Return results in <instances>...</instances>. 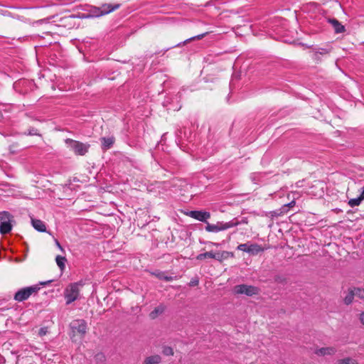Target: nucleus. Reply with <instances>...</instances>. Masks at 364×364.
<instances>
[{"mask_svg": "<svg viewBox=\"0 0 364 364\" xmlns=\"http://www.w3.org/2000/svg\"><path fill=\"white\" fill-rule=\"evenodd\" d=\"M161 362V357L159 355H154L145 358L143 364H159Z\"/></svg>", "mask_w": 364, "mask_h": 364, "instance_id": "16", "label": "nucleus"}, {"mask_svg": "<svg viewBox=\"0 0 364 364\" xmlns=\"http://www.w3.org/2000/svg\"><path fill=\"white\" fill-rule=\"evenodd\" d=\"M353 290L355 297L364 299V289H361L360 288H355Z\"/></svg>", "mask_w": 364, "mask_h": 364, "instance_id": "28", "label": "nucleus"}, {"mask_svg": "<svg viewBox=\"0 0 364 364\" xmlns=\"http://www.w3.org/2000/svg\"><path fill=\"white\" fill-rule=\"evenodd\" d=\"M361 194H362V196L364 197V186L362 188Z\"/></svg>", "mask_w": 364, "mask_h": 364, "instance_id": "38", "label": "nucleus"}, {"mask_svg": "<svg viewBox=\"0 0 364 364\" xmlns=\"http://www.w3.org/2000/svg\"><path fill=\"white\" fill-rule=\"evenodd\" d=\"M121 6V4H103L100 6H92L90 10V16L100 17L108 14Z\"/></svg>", "mask_w": 364, "mask_h": 364, "instance_id": "3", "label": "nucleus"}, {"mask_svg": "<svg viewBox=\"0 0 364 364\" xmlns=\"http://www.w3.org/2000/svg\"><path fill=\"white\" fill-rule=\"evenodd\" d=\"M11 221H2L0 223V233L2 235L7 234L10 232L12 229V225L10 223Z\"/></svg>", "mask_w": 364, "mask_h": 364, "instance_id": "15", "label": "nucleus"}, {"mask_svg": "<svg viewBox=\"0 0 364 364\" xmlns=\"http://www.w3.org/2000/svg\"><path fill=\"white\" fill-rule=\"evenodd\" d=\"M336 351V348L334 347H323L316 350L315 353L319 356L333 355Z\"/></svg>", "mask_w": 364, "mask_h": 364, "instance_id": "9", "label": "nucleus"}, {"mask_svg": "<svg viewBox=\"0 0 364 364\" xmlns=\"http://www.w3.org/2000/svg\"><path fill=\"white\" fill-rule=\"evenodd\" d=\"M55 244H56L57 247H58L60 250H63V249L62 246L60 245V242H59L57 240H55Z\"/></svg>", "mask_w": 364, "mask_h": 364, "instance_id": "37", "label": "nucleus"}, {"mask_svg": "<svg viewBox=\"0 0 364 364\" xmlns=\"http://www.w3.org/2000/svg\"><path fill=\"white\" fill-rule=\"evenodd\" d=\"M31 223H32L33 227L37 231L41 232H44L46 231V225H45L44 222H43L42 220H37V219H31Z\"/></svg>", "mask_w": 364, "mask_h": 364, "instance_id": "13", "label": "nucleus"}, {"mask_svg": "<svg viewBox=\"0 0 364 364\" xmlns=\"http://www.w3.org/2000/svg\"><path fill=\"white\" fill-rule=\"evenodd\" d=\"M165 310L166 306L161 304L149 313V318L152 320L156 319L159 316L161 315Z\"/></svg>", "mask_w": 364, "mask_h": 364, "instance_id": "11", "label": "nucleus"}, {"mask_svg": "<svg viewBox=\"0 0 364 364\" xmlns=\"http://www.w3.org/2000/svg\"><path fill=\"white\" fill-rule=\"evenodd\" d=\"M213 257V252H206L205 253H201L197 255L196 259L198 260H203L206 258H211Z\"/></svg>", "mask_w": 364, "mask_h": 364, "instance_id": "27", "label": "nucleus"}, {"mask_svg": "<svg viewBox=\"0 0 364 364\" xmlns=\"http://www.w3.org/2000/svg\"><path fill=\"white\" fill-rule=\"evenodd\" d=\"M162 352L165 355H173V350L171 347H169V346L164 347Z\"/></svg>", "mask_w": 364, "mask_h": 364, "instance_id": "29", "label": "nucleus"}, {"mask_svg": "<svg viewBox=\"0 0 364 364\" xmlns=\"http://www.w3.org/2000/svg\"><path fill=\"white\" fill-rule=\"evenodd\" d=\"M156 277H158L159 279L161 280H164V281H166V282H170V281H172L173 279V277H171V276H166L164 274V272H158L156 274H154Z\"/></svg>", "mask_w": 364, "mask_h": 364, "instance_id": "25", "label": "nucleus"}, {"mask_svg": "<svg viewBox=\"0 0 364 364\" xmlns=\"http://www.w3.org/2000/svg\"><path fill=\"white\" fill-rule=\"evenodd\" d=\"M313 50L315 52V58L317 57L318 54L320 55H326L330 53L331 49L327 48H313Z\"/></svg>", "mask_w": 364, "mask_h": 364, "instance_id": "22", "label": "nucleus"}, {"mask_svg": "<svg viewBox=\"0 0 364 364\" xmlns=\"http://www.w3.org/2000/svg\"><path fill=\"white\" fill-rule=\"evenodd\" d=\"M225 254H228V252L225 251H223L222 252H213L212 259H215L219 262H221L225 258L224 257Z\"/></svg>", "mask_w": 364, "mask_h": 364, "instance_id": "24", "label": "nucleus"}, {"mask_svg": "<svg viewBox=\"0 0 364 364\" xmlns=\"http://www.w3.org/2000/svg\"><path fill=\"white\" fill-rule=\"evenodd\" d=\"M40 287L38 285L26 287L18 290L14 296V299L18 302H22L27 300L33 294L38 291Z\"/></svg>", "mask_w": 364, "mask_h": 364, "instance_id": "4", "label": "nucleus"}, {"mask_svg": "<svg viewBox=\"0 0 364 364\" xmlns=\"http://www.w3.org/2000/svg\"><path fill=\"white\" fill-rule=\"evenodd\" d=\"M363 200L364 197H363L362 194L360 193L359 197L349 200L348 203L350 207L353 208L359 205Z\"/></svg>", "mask_w": 364, "mask_h": 364, "instance_id": "20", "label": "nucleus"}, {"mask_svg": "<svg viewBox=\"0 0 364 364\" xmlns=\"http://www.w3.org/2000/svg\"><path fill=\"white\" fill-rule=\"evenodd\" d=\"M13 216L7 211L0 212V221H11Z\"/></svg>", "mask_w": 364, "mask_h": 364, "instance_id": "23", "label": "nucleus"}, {"mask_svg": "<svg viewBox=\"0 0 364 364\" xmlns=\"http://www.w3.org/2000/svg\"><path fill=\"white\" fill-rule=\"evenodd\" d=\"M68 147L75 152L77 155L83 156L87 151L90 147L89 144H85L78 141L68 139L65 140Z\"/></svg>", "mask_w": 364, "mask_h": 364, "instance_id": "5", "label": "nucleus"}, {"mask_svg": "<svg viewBox=\"0 0 364 364\" xmlns=\"http://www.w3.org/2000/svg\"><path fill=\"white\" fill-rule=\"evenodd\" d=\"M328 22L333 26L335 33H341L345 31V27L336 18H328Z\"/></svg>", "mask_w": 364, "mask_h": 364, "instance_id": "10", "label": "nucleus"}, {"mask_svg": "<svg viewBox=\"0 0 364 364\" xmlns=\"http://www.w3.org/2000/svg\"><path fill=\"white\" fill-rule=\"evenodd\" d=\"M250 242L240 244L237 246V249L240 251L247 252Z\"/></svg>", "mask_w": 364, "mask_h": 364, "instance_id": "31", "label": "nucleus"}, {"mask_svg": "<svg viewBox=\"0 0 364 364\" xmlns=\"http://www.w3.org/2000/svg\"><path fill=\"white\" fill-rule=\"evenodd\" d=\"M66 261L67 259L65 257L57 255L55 257V262L61 271L64 270V269L65 268Z\"/></svg>", "mask_w": 364, "mask_h": 364, "instance_id": "18", "label": "nucleus"}, {"mask_svg": "<svg viewBox=\"0 0 364 364\" xmlns=\"http://www.w3.org/2000/svg\"><path fill=\"white\" fill-rule=\"evenodd\" d=\"M50 20V18H43V19H40V20H38L35 22V23L36 24H42L43 23H47Z\"/></svg>", "mask_w": 364, "mask_h": 364, "instance_id": "35", "label": "nucleus"}, {"mask_svg": "<svg viewBox=\"0 0 364 364\" xmlns=\"http://www.w3.org/2000/svg\"><path fill=\"white\" fill-rule=\"evenodd\" d=\"M359 318H360V322L364 325V312H362L360 314Z\"/></svg>", "mask_w": 364, "mask_h": 364, "instance_id": "36", "label": "nucleus"}, {"mask_svg": "<svg viewBox=\"0 0 364 364\" xmlns=\"http://www.w3.org/2000/svg\"><path fill=\"white\" fill-rule=\"evenodd\" d=\"M263 251H264V249L262 247L261 245L256 244V243H249L247 253L252 255H257L259 252H262Z\"/></svg>", "mask_w": 364, "mask_h": 364, "instance_id": "12", "label": "nucleus"}, {"mask_svg": "<svg viewBox=\"0 0 364 364\" xmlns=\"http://www.w3.org/2000/svg\"><path fill=\"white\" fill-rule=\"evenodd\" d=\"M240 224V222L237 218H234L229 222L218 221L215 224L207 223L205 230L208 232H218L236 227Z\"/></svg>", "mask_w": 364, "mask_h": 364, "instance_id": "2", "label": "nucleus"}, {"mask_svg": "<svg viewBox=\"0 0 364 364\" xmlns=\"http://www.w3.org/2000/svg\"><path fill=\"white\" fill-rule=\"evenodd\" d=\"M47 333V328H41L38 331V335L40 336H43Z\"/></svg>", "mask_w": 364, "mask_h": 364, "instance_id": "34", "label": "nucleus"}, {"mask_svg": "<svg viewBox=\"0 0 364 364\" xmlns=\"http://www.w3.org/2000/svg\"><path fill=\"white\" fill-rule=\"evenodd\" d=\"M82 281L70 284L64 290L66 305H69L80 298V289L84 286Z\"/></svg>", "mask_w": 364, "mask_h": 364, "instance_id": "1", "label": "nucleus"}, {"mask_svg": "<svg viewBox=\"0 0 364 364\" xmlns=\"http://www.w3.org/2000/svg\"><path fill=\"white\" fill-rule=\"evenodd\" d=\"M294 205H295V201L292 200L291 202L283 205L282 207V208L279 210V212L274 211V215L278 216V215H280L281 214L285 213L288 211V208L293 207V206H294Z\"/></svg>", "mask_w": 364, "mask_h": 364, "instance_id": "17", "label": "nucleus"}, {"mask_svg": "<svg viewBox=\"0 0 364 364\" xmlns=\"http://www.w3.org/2000/svg\"><path fill=\"white\" fill-rule=\"evenodd\" d=\"M199 283V281H198V279L197 278H194V279H192L189 283V286L191 287H195V286H197Z\"/></svg>", "mask_w": 364, "mask_h": 364, "instance_id": "33", "label": "nucleus"}, {"mask_svg": "<svg viewBox=\"0 0 364 364\" xmlns=\"http://www.w3.org/2000/svg\"><path fill=\"white\" fill-rule=\"evenodd\" d=\"M28 135L33 136V135H39L38 130L35 128H31L28 130Z\"/></svg>", "mask_w": 364, "mask_h": 364, "instance_id": "32", "label": "nucleus"}, {"mask_svg": "<svg viewBox=\"0 0 364 364\" xmlns=\"http://www.w3.org/2000/svg\"><path fill=\"white\" fill-rule=\"evenodd\" d=\"M234 292L237 294H245L251 296L257 294L259 289L252 285L239 284L234 287Z\"/></svg>", "mask_w": 364, "mask_h": 364, "instance_id": "6", "label": "nucleus"}, {"mask_svg": "<svg viewBox=\"0 0 364 364\" xmlns=\"http://www.w3.org/2000/svg\"><path fill=\"white\" fill-rule=\"evenodd\" d=\"M70 326L73 331H77L84 336L87 331V323L83 319H78L73 321Z\"/></svg>", "mask_w": 364, "mask_h": 364, "instance_id": "8", "label": "nucleus"}, {"mask_svg": "<svg viewBox=\"0 0 364 364\" xmlns=\"http://www.w3.org/2000/svg\"><path fill=\"white\" fill-rule=\"evenodd\" d=\"M336 364H358V361L352 358L348 357L343 359H340L337 361Z\"/></svg>", "mask_w": 364, "mask_h": 364, "instance_id": "21", "label": "nucleus"}, {"mask_svg": "<svg viewBox=\"0 0 364 364\" xmlns=\"http://www.w3.org/2000/svg\"><path fill=\"white\" fill-rule=\"evenodd\" d=\"M102 148L104 150L109 149L114 142V138L113 136L111 137H103L102 138Z\"/></svg>", "mask_w": 364, "mask_h": 364, "instance_id": "14", "label": "nucleus"}, {"mask_svg": "<svg viewBox=\"0 0 364 364\" xmlns=\"http://www.w3.org/2000/svg\"><path fill=\"white\" fill-rule=\"evenodd\" d=\"M208 33V32H205L204 33H202V34H199V35H197L196 36H193V37H191L188 39H186V41H184L182 43H179L178 44H177L176 46H181V45H185L188 42H190L191 41H194V40H200L202 38H203Z\"/></svg>", "mask_w": 364, "mask_h": 364, "instance_id": "19", "label": "nucleus"}, {"mask_svg": "<svg viewBox=\"0 0 364 364\" xmlns=\"http://www.w3.org/2000/svg\"><path fill=\"white\" fill-rule=\"evenodd\" d=\"M95 358L97 362H104L106 360V357L102 353H97Z\"/></svg>", "mask_w": 364, "mask_h": 364, "instance_id": "30", "label": "nucleus"}, {"mask_svg": "<svg viewBox=\"0 0 364 364\" xmlns=\"http://www.w3.org/2000/svg\"><path fill=\"white\" fill-rule=\"evenodd\" d=\"M186 215L195 220L205 223L207 225L208 220L210 218V213L205 210H191Z\"/></svg>", "mask_w": 364, "mask_h": 364, "instance_id": "7", "label": "nucleus"}, {"mask_svg": "<svg viewBox=\"0 0 364 364\" xmlns=\"http://www.w3.org/2000/svg\"><path fill=\"white\" fill-rule=\"evenodd\" d=\"M354 297L355 296L354 295L353 290H350L344 299L345 304L347 305L350 304L353 301Z\"/></svg>", "mask_w": 364, "mask_h": 364, "instance_id": "26", "label": "nucleus"}, {"mask_svg": "<svg viewBox=\"0 0 364 364\" xmlns=\"http://www.w3.org/2000/svg\"><path fill=\"white\" fill-rule=\"evenodd\" d=\"M212 244L215 245V246H218V244H217V243H212Z\"/></svg>", "mask_w": 364, "mask_h": 364, "instance_id": "39", "label": "nucleus"}]
</instances>
